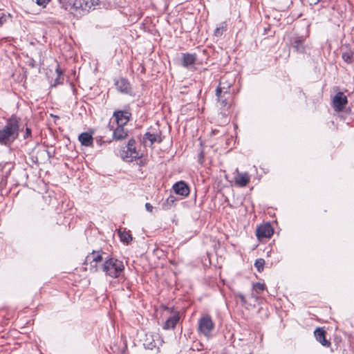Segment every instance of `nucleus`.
Here are the masks:
<instances>
[{
  "label": "nucleus",
  "mask_w": 354,
  "mask_h": 354,
  "mask_svg": "<svg viewBox=\"0 0 354 354\" xmlns=\"http://www.w3.org/2000/svg\"><path fill=\"white\" fill-rule=\"evenodd\" d=\"M100 3V0H74L73 5H71V13L79 17L91 10L96 9Z\"/></svg>",
  "instance_id": "obj_1"
},
{
  "label": "nucleus",
  "mask_w": 354,
  "mask_h": 354,
  "mask_svg": "<svg viewBox=\"0 0 354 354\" xmlns=\"http://www.w3.org/2000/svg\"><path fill=\"white\" fill-rule=\"evenodd\" d=\"M225 77H221L216 90V96L218 106L221 108L228 109L232 100V95L230 93L231 84L225 83Z\"/></svg>",
  "instance_id": "obj_2"
},
{
  "label": "nucleus",
  "mask_w": 354,
  "mask_h": 354,
  "mask_svg": "<svg viewBox=\"0 0 354 354\" xmlns=\"http://www.w3.org/2000/svg\"><path fill=\"white\" fill-rule=\"evenodd\" d=\"M19 124L15 120H9L5 127L0 130V143L6 145L12 142L18 136Z\"/></svg>",
  "instance_id": "obj_3"
},
{
  "label": "nucleus",
  "mask_w": 354,
  "mask_h": 354,
  "mask_svg": "<svg viewBox=\"0 0 354 354\" xmlns=\"http://www.w3.org/2000/svg\"><path fill=\"white\" fill-rule=\"evenodd\" d=\"M124 269L123 262L115 259H105L104 263L102 264V270L106 275L113 277H118Z\"/></svg>",
  "instance_id": "obj_4"
},
{
  "label": "nucleus",
  "mask_w": 354,
  "mask_h": 354,
  "mask_svg": "<svg viewBox=\"0 0 354 354\" xmlns=\"http://www.w3.org/2000/svg\"><path fill=\"white\" fill-rule=\"evenodd\" d=\"M104 259L105 260L101 252L93 251L86 257L84 262V265L87 266L86 269L93 272H97L99 270L98 265L101 264Z\"/></svg>",
  "instance_id": "obj_5"
},
{
  "label": "nucleus",
  "mask_w": 354,
  "mask_h": 354,
  "mask_svg": "<svg viewBox=\"0 0 354 354\" xmlns=\"http://www.w3.org/2000/svg\"><path fill=\"white\" fill-rule=\"evenodd\" d=\"M214 324L209 315L202 317L198 322V330L206 337H209Z\"/></svg>",
  "instance_id": "obj_6"
},
{
  "label": "nucleus",
  "mask_w": 354,
  "mask_h": 354,
  "mask_svg": "<svg viewBox=\"0 0 354 354\" xmlns=\"http://www.w3.org/2000/svg\"><path fill=\"white\" fill-rule=\"evenodd\" d=\"M158 339L157 334H152L150 333H145L144 337L141 339L142 344L146 349L153 350L156 348V340Z\"/></svg>",
  "instance_id": "obj_7"
},
{
  "label": "nucleus",
  "mask_w": 354,
  "mask_h": 354,
  "mask_svg": "<svg viewBox=\"0 0 354 354\" xmlns=\"http://www.w3.org/2000/svg\"><path fill=\"white\" fill-rule=\"evenodd\" d=\"M135 145V140L131 139L129 140L125 151V158L127 161H132L133 159L140 158V153L136 150Z\"/></svg>",
  "instance_id": "obj_8"
},
{
  "label": "nucleus",
  "mask_w": 354,
  "mask_h": 354,
  "mask_svg": "<svg viewBox=\"0 0 354 354\" xmlns=\"http://www.w3.org/2000/svg\"><path fill=\"white\" fill-rule=\"evenodd\" d=\"M131 114L129 111H116L113 113L118 126L126 125L130 120Z\"/></svg>",
  "instance_id": "obj_9"
},
{
  "label": "nucleus",
  "mask_w": 354,
  "mask_h": 354,
  "mask_svg": "<svg viewBox=\"0 0 354 354\" xmlns=\"http://www.w3.org/2000/svg\"><path fill=\"white\" fill-rule=\"evenodd\" d=\"M333 103L335 110L340 111L344 109L345 105L347 104L346 96H345L343 93L339 92L335 95Z\"/></svg>",
  "instance_id": "obj_10"
},
{
  "label": "nucleus",
  "mask_w": 354,
  "mask_h": 354,
  "mask_svg": "<svg viewBox=\"0 0 354 354\" xmlns=\"http://www.w3.org/2000/svg\"><path fill=\"white\" fill-rule=\"evenodd\" d=\"M256 234L259 239L270 238L273 234V230L270 225L267 223L259 227L257 229Z\"/></svg>",
  "instance_id": "obj_11"
},
{
  "label": "nucleus",
  "mask_w": 354,
  "mask_h": 354,
  "mask_svg": "<svg viewBox=\"0 0 354 354\" xmlns=\"http://www.w3.org/2000/svg\"><path fill=\"white\" fill-rule=\"evenodd\" d=\"M236 174L234 176L235 183L239 187H245L250 182V176L247 172H239L238 169H236Z\"/></svg>",
  "instance_id": "obj_12"
},
{
  "label": "nucleus",
  "mask_w": 354,
  "mask_h": 354,
  "mask_svg": "<svg viewBox=\"0 0 354 354\" xmlns=\"http://www.w3.org/2000/svg\"><path fill=\"white\" fill-rule=\"evenodd\" d=\"M180 316L179 313H175L174 315L167 319L163 325L165 330L174 329L176 324L179 322Z\"/></svg>",
  "instance_id": "obj_13"
},
{
  "label": "nucleus",
  "mask_w": 354,
  "mask_h": 354,
  "mask_svg": "<svg viewBox=\"0 0 354 354\" xmlns=\"http://www.w3.org/2000/svg\"><path fill=\"white\" fill-rule=\"evenodd\" d=\"M117 89L124 93H129L131 91V87L129 82L124 78H120L115 82Z\"/></svg>",
  "instance_id": "obj_14"
},
{
  "label": "nucleus",
  "mask_w": 354,
  "mask_h": 354,
  "mask_svg": "<svg viewBox=\"0 0 354 354\" xmlns=\"http://www.w3.org/2000/svg\"><path fill=\"white\" fill-rule=\"evenodd\" d=\"M173 189L177 194L181 196H187L189 193L188 186L183 181L175 183L173 186Z\"/></svg>",
  "instance_id": "obj_15"
},
{
  "label": "nucleus",
  "mask_w": 354,
  "mask_h": 354,
  "mask_svg": "<svg viewBox=\"0 0 354 354\" xmlns=\"http://www.w3.org/2000/svg\"><path fill=\"white\" fill-rule=\"evenodd\" d=\"M315 336L316 339L324 346H329L330 342L326 339V331L320 328L315 330Z\"/></svg>",
  "instance_id": "obj_16"
},
{
  "label": "nucleus",
  "mask_w": 354,
  "mask_h": 354,
  "mask_svg": "<svg viewBox=\"0 0 354 354\" xmlns=\"http://www.w3.org/2000/svg\"><path fill=\"white\" fill-rule=\"evenodd\" d=\"M196 60V54L184 53L182 55V64L184 67L189 68L193 66Z\"/></svg>",
  "instance_id": "obj_17"
},
{
  "label": "nucleus",
  "mask_w": 354,
  "mask_h": 354,
  "mask_svg": "<svg viewBox=\"0 0 354 354\" xmlns=\"http://www.w3.org/2000/svg\"><path fill=\"white\" fill-rule=\"evenodd\" d=\"M79 140L82 145L91 147L93 143V138L88 133H82L79 136Z\"/></svg>",
  "instance_id": "obj_18"
},
{
  "label": "nucleus",
  "mask_w": 354,
  "mask_h": 354,
  "mask_svg": "<svg viewBox=\"0 0 354 354\" xmlns=\"http://www.w3.org/2000/svg\"><path fill=\"white\" fill-rule=\"evenodd\" d=\"M127 131L124 129V126H118L113 131V138L120 140L127 137Z\"/></svg>",
  "instance_id": "obj_19"
},
{
  "label": "nucleus",
  "mask_w": 354,
  "mask_h": 354,
  "mask_svg": "<svg viewBox=\"0 0 354 354\" xmlns=\"http://www.w3.org/2000/svg\"><path fill=\"white\" fill-rule=\"evenodd\" d=\"M144 140H148L150 141L151 145H153L154 142H160L161 139L158 134L151 133L150 132H147L144 136Z\"/></svg>",
  "instance_id": "obj_20"
},
{
  "label": "nucleus",
  "mask_w": 354,
  "mask_h": 354,
  "mask_svg": "<svg viewBox=\"0 0 354 354\" xmlns=\"http://www.w3.org/2000/svg\"><path fill=\"white\" fill-rule=\"evenodd\" d=\"M118 234L121 241L124 243H129L132 240L131 235L126 231H118Z\"/></svg>",
  "instance_id": "obj_21"
},
{
  "label": "nucleus",
  "mask_w": 354,
  "mask_h": 354,
  "mask_svg": "<svg viewBox=\"0 0 354 354\" xmlns=\"http://www.w3.org/2000/svg\"><path fill=\"white\" fill-rule=\"evenodd\" d=\"M252 289L257 295H259L266 289V285L262 283H253Z\"/></svg>",
  "instance_id": "obj_22"
},
{
  "label": "nucleus",
  "mask_w": 354,
  "mask_h": 354,
  "mask_svg": "<svg viewBox=\"0 0 354 354\" xmlns=\"http://www.w3.org/2000/svg\"><path fill=\"white\" fill-rule=\"evenodd\" d=\"M265 261L263 259H258L254 263V266L257 268L259 272H261L263 270Z\"/></svg>",
  "instance_id": "obj_23"
},
{
  "label": "nucleus",
  "mask_w": 354,
  "mask_h": 354,
  "mask_svg": "<svg viewBox=\"0 0 354 354\" xmlns=\"http://www.w3.org/2000/svg\"><path fill=\"white\" fill-rule=\"evenodd\" d=\"M342 58L347 63H351L353 62V57L349 53H343Z\"/></svg>",
  "instance_id": "obj_24"
},
{
  "label": "nucleus",
  "mask_w": 354,
  "mask_h": 354,
  "mask_svg": "<svg viewBox=\"0 0 354 354\" xmlns=\"http://www.w3.org/2000/svg\"><path fill=\"white\" fill-rule=\"evenodd\" d=\"M295 48H297V50L298 51H301V52H303L304 51V47L303 46L301 45V40L300 39H297L295 41Z\"/></svg>",
  "instance_id": "obj_25"
},
{
  "label": "nucleus",
  "mask_w": 354,
  "mask_h": 354,
  "mask_svg": "<svg viewBox=\"0 0 354 354\" xmlns=\"http://www.w3.org/2000/svg\"><path fill=\"white\" fill-rule=\"evenodd\" d=\"M50 1L51 0H36V3L39 6L46 7V4H48Z\"/></svg>",
  "instance_id": "obj_26"
},
{
  "label": "nucleus",
  "mask_w": 354,
  "mask_h": 354,
  "mask_svg": "<svg viewBox=\"0 0 354 354\" xmlns=\"http://www.w3.org/2000/svg\"><path fill=\"white\" fill-rule=\"evenodd\" d=\"M223 30H224L223 26L216 28V30L214 31L215 36H216V37L221 36L223 32Z\"/></svg>",
  "instance_id": "obj_27"
},
{
  "label": "nucleus",
  "mask_w": 354,
  "mask_h": 354,
  "mask_svg": "<svg viewBox=\"0 0 354 354\" xmlns=\"http://www.w3.org/2000/svg\"><path fill=\"white\" fill-rule=\"evenodd\" d=\"M62 7L67 10L71 12V5H73V3L71 2H62Z\"/></svg>",
  "instance_id": "obj_28"
},
{
  "label": "nucleus",
  "mask_w": 354,
  "mask_h": 354,
  "mask_svg": "<svg viewBox=\"0 0 354 354\" xmlns=\"http://www.w3.org/2000/svg\"><path fill=\"white\" fill-rule=\"evenodd\" d=\"M30 135H31V129L28 127H26V133L24 136V138L26 139V138H28L29 136H30Z\"/></svg>",
  "instance_id": "obj_29"
},
{
  "label": "nucleus",
  "mask_w": 354,
  "mask_h": 354,
  "mask_svg": "<svg viewBox=\"0 0 354 354\" xmlns=\"http://www.w3.org/2000/svg\"><path fill=\"white\" fill-rule=\"evenodd\" d=\"M28 65L31 67V68H34L35 66V62L34 59H30L28 61Z\"/></svg>",
  "instance_id": "obj_30"
},
{
  "label": "nucleus",
  "mask_w": 354,
  "mask_h": 354,
  "mask_svg": "<svg viewBox=\"0 0 354 354\" xmlns=\"http://www.w3.org/2000/svg\"><path fill=\"white\" fill-rule=\"evenodd\" d=\"M145 207H146V209L148 211V212H152L153 210V206L150 204V203H147L145 204Z\"/></svg>",
  "instance_id": "obj_31"
},
{
  "label": "nucleus",
  "mask_w": 354,
  "mask_h": 354,
  "mask_svg": "<svg viewBox=\"0 0 354 354\" xmlns=\"http://www.w3.org/2000/svg\"><path fill=\"white\" fill-rule=\"evenodd\" d=\"M6 17L4 15L0 17V26H2L6 22Z\"/></svg>",
  "instance_id": "obj_32"
},
{
  "label": "nucleus",
  "mask_w": 354,
  "mask_h": 354,
  "mask_svg": "<svg viewBox=\"0 0 354 354\" xmlns=\"http://www.w3.org/2000/svg\"><path fill=\"white\" fill-rule=\"evenodd\" d=\"M321 0H309V3L310 5H315L318 3Z\"/></svg>",
  "instance_id": "obj_33"
},
{
  "label": "nucleus",
  "mask_w": 354,
  "mask_h": 354,
  "mask_svg": "<svg viewBox=\"0 0 354 354\" xmlns=\"http://www.w3.org/2000/svg\"><path fill=\"white\" fill-rule=\"evenodd\" d=\"M238 297L240 298L241 301L243 303H245V302H246L245 299V297H244L243 295L239 294V295H238Z\"/></svg>",
  "instance_id": "obj_34"
},
{
  "label": "nucleus",
  "mask_w": 354,
  "mask_h": 354,
  "mask_svg": "<svg viewBox=\"0 0 354 354\" xmlns=\"http://www.w3.org/2000/svg\"><path fill=\"white\" fill-rule=\"evenodd\" d=\"M252 297H254L255 299H257V296H255L254 294H253V293L252 294Z\"/></svg>",
  "instance_id": "obj_35"
},
{
  "label": "nucleus",
  "mask_w": 354,
  "mask_h": 354,
  "mask_svg": "<svg viewBox=\"0 0 354 354\" xmlns=\"http://www.w3.org/2000/svg\"><path fill=\"white\" fill-rule=\"evenodd\" d=\"M59 78H60V74L59 73V74H58V77H57V80H56V81H58V80H59Z\"/></svg>",
  "instance_id": "obj_36"
}]
</instances>
